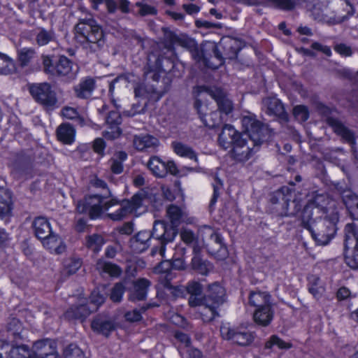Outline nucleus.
Returning <instances> with one entry per match:
<instances>
[{
    "mask_svg": "<svg viewBox=\"0 0 358 358\" xmlns=\"http://www.w3.org/2000/svg\"><path fill=\"white\" fill-rule=\"evenodd\" d=\"M241 122L245 129L243 133L237 131L233 126L225 124L219 134L218 142L224 149L232 146L231 157L237 162H244L257 152L266 141L268 129L253 114L243 116Z\"/></svg>",
    "mask_w": 358,
    "mask_h": 358,
    "instance_id": "1",
    "label": "nucleus"
},
{
    "mask_svg": "<svg viewBox=\"0 0 358 358\" xmlns=\"http://www.w3.org/2000/svg\"><path fill=\"white\" fill-rule=\"evenodd\" d=\"M74 38L90 53L101 51L106 43L103 28L93 18L79 20L74 27Z\"/></svg>",
    "mask_w": 358,
    "mask_h": 358,
    "instance_id": "2",
    "label": "nucleus"
},
{
    "mask_svg": "<svg viewBox=\"0 0 358 358\" xmlns=\"http://www.w3.org/2000/svg\"><path fill=\"white\" fill-rule=\"evenodd\" d=\"M143 77L144 83H138L134 87L136 97L157 101L170 88V79L164 77L160 80L161 76L156 70L145 67Z\"/></svg>",
    "mask_w": 358,
    "mask_h": 358,
    "instance_id": "3",
    "label": "nucleus"
},
{
    "mask_svg": "<svg viewBox=\"0 0 358 358\" xmlns=\"http://www.w3.org/2000/svg\"><path fill=\"white\" fill-rule=\"evenodd\" d=\"M166 230H164L162 223L154 222L151 231L146 230L141 231L131 238L129 241L130 247L135 252H143L150 246V241L153 238L159 241V252L164 257L166 245L173 242L172 231L166 232V235L164 234Z\"/></svg>",
    "mask_w": 358,
    "mask_h": 358,
    "instance_id": "4",
    "label": "nucleus"
},
{
    "mask_svg": "<svg viewBox=\"0 0 358 358\" xmlns=\"http://www.w3.org/2000/svg\"><path fill=\"white\" fill-rule=\"evenodd\" d=\"M339 215L337 213L324 217L314 224L304 227L311 234L315 243L319 245H326L334 237L338 229L337 223Z\"/></svg>",
    "mask_w": 358,
    "mask_h": 358,
    "instance_id": "5",
    "label": "nucleus"
},
{
    "mask_svg": "<svg viewBox=\"0 0 358 358\" xmlns=\"http://www.w3.org/2000/svg\"><path fill=\"white\" fill-rule=\"evenodd\" d=\"M225 289L218 283H213L208 287V294L203 297V310L202 320L205 322H211L219 316L217 309L225 302Z\"/></svg>",
    "mask_w": 358,
    "mask_h": 358,
    "instance_id": "6",
    "label": "nucleus"
},
{
    "mask_svg": "<svg viewBox=\"0 0 358 358\" xmlns=\"http://www.w3.org/2000/svg\"><path fill=\"white\" fill-rule=\"evenodd\" d=\"M317 110L325 118V122L332 128L334 133L341 136L345 142L350 145H354L355 144V133L345 126L337 117V111L335 109L320 103L317 106Z\"/></svg>",
    "mask_w": 358,
    "mask_h": 358,
    "instance_id": "7",
    "label": "nucleus"
},
{
    "mask_svg": "<svg viewBox=\"0 0 358 358\" xmlns=\"http://www.w3.org/2000/svg\"><path fill=\"white\" fill-rule=\"evenodd\" d=\"M28 90L34 100L43 108L52 109L57 106V94L49 83L29 84Z\"/></svg>",
    "mask_w": 358,
    "mask_h": 358,
    "instance_id": "8",
    "label": "nucleus"
},
{
    "mask_svg": "<svg viewBox=\"0 0 358 358\" xmlns=\"http://www.w3.org/2000/svg\"><path fill=\"white\" fill-rule=\"evenodd\" d=\"M191 53L195 61H202L208 68L217 69L222 64V55L215 43L208 42L201 50L195 46L192 49Z\"/></svg>",
    "mask_w": 358,
    "mask_h": 358,
    "instance_id": "9",
    "label": "nucleus"
},
{
    "mask_svg": "<svg viewBox=\"0 0 358 358\" xmlns=\"http://www.w3.org/2000/svg\"><path fill=\"white\" fill-rule=\"evenodd\" d=\"M118 203L115 199L104 201L103 198L99 194L91 195L85 197L84 201H80L77 205V210L83 213L88 211L91 219L99 217L103 210H108L111 206Z\"/></svg>",
    "mask_w": 358,
    "mask_h": 358,
    "instance_id": "10",
    "label": "nucleus"
},
{
    "mask_svg": "<svg viewBox=\"0 0 358 358\" xmlns=\"http://www.w3.org/2000/svg\"><path fill=\"white\" fill-rule=\"evenodd\" d=\"M166 215L170 222V224L166 223L164 221L157 220L155 222H160L163 224L164 230L166 232L171 231L173 233V241L178 234V228L182 222H185L187 220V214L185 209L174 205L171 204L166 208Z\"/></svg>",
    "mask_w": 358,
    "mask_h": 358,
    "instance_id": "11",
    "label": "nucleus"
},
{
    "mask_svg": "<svg viewBox=\"0 0 358 358\" xmlns=\"http://www.w3.org/2000/svg\"><path fill=\"white\" fill-rule=\"evenodd\" d=\"M143 194L137 193L130 200L118 201L117 204L120 208L114 213H108L107 216L113 221H120L124 219L129 214L137 210L141 206L143 200Z\"/></svg>",
    "mask_w": 358,
    "mask_h": 358,
    "instance_id": "12",
    "label": "nucleus"
},
{
    "mask_svg": "<svg viewBox=\"0 0 358 358\" xmlns=\"http://www.w3.org/2000/svg\"><path fill=\"white\" fill-rule=\"evenodd\" d=\"M311 206H316L326 211L324 217H329L330 214L337 213L339 214V209L336 201L331 199L328 194L325 193H318L315 192L310 199L306 203V213H309Z\"/></svg>",
    "mask_w": 358,
    "mask_h": 358,
    "instance_id": "13",
    "label": "nucleus"
},
{
    "mask_svg": "<svg viewBox=\"0 0 358 358\" xmlns=\"http://www.w3.org/2000/svg\"><path fill=\"white\" fill-rule=\"evenodd\" d=\"M222 336L227 340H230L239 345L246 346L250 345L254 340V336L248 331H238L231 329L227 325L220 327Z\"/></svg>",
    "mask_w": 358,
    "mask_h": 358,
    "instance_id": "14",
    "label": "nucleus"
},
{
    "mask_svg": "<svg viewBox=\"0 0 358 358\" xmlns=\"http://www.w3.org/2000/svg\"><path fill=\"white\" fill-rule=\"evenodd\" d=\"M208 230L210 237L206 243L208 252L218 259H224L228 252L221 236L210 228H208Z\"/></svg>",
    "mask_w": 358,
    "mask_h": 358,
    "instance_id": "15",
    "label": "nucleus"
},
{
    "mask_svg": "<svg viewBox=\"0 0 358 358\" xmlns=\"http://www.w3.org/2000/svg\"><path fill=\"white\" fill-rule=\"evenodd\" d=\"M337 190L350 217L358 220V196L350 189L338 186Z\"/></svg>",
    "mask_w": 358,
    "mask_h": 358,
    "instance_id": "16",
    "label": "nucleus"
},
{
    "mask_svg": "<svg viewBox=\"0 0 358 358\" xmlns=\"http://www.w3.org/2000/svg\"><path fill=\"white\" fill-rule=\"evenodd\" d=\"M262 105L264 110L268 115L276 117L283 122L287 121V114L283 104L278 99L266 97L262 100Z\"/></svg>",
    "mask_w": 358,
    "mask_h": 358,
    "instance_id": "17",
    "label": "nucleus"
},
{
    "mask_svg": "<svg viewBox=\"0 0 358 358\" xmlns=\"http://www.w3.org/2000/svg\"><path fill=\"white\" fill-rule=\"evenodd\" d=\"M206 91L216 101L218 111H220L225 117L232 112L234 109L233 103L222 90L214 87L207 89Z\"/></svg>",
    "mask_w": 358,
    "mask_h": 358,
    "instance_id": "18",
    "label": "nucleus"
},
{
    "mask_svg": "<svg viewBox=\"0 0 358 358\" xmlns=\"http://www.w3.org/2000/svg\"><path fill=\"white\" fill-rule=\"evenodd\" d=\"M150 284V282L145 278H139L134 281L131 287L128 289L129 300L132 302L145 300Z\"/></svg>",
    "mask_w": 358,
    "mask_h": 358,
    "instance_id": "19",
    "label": "nucleus"
},
{
    "mask_svg": "<svg viewBox=\"0 0 358 358\" xmlns=\"http://www.w3.org/2000/svg\"><path fill=\"white\" fill-rule=\"evenodd\" d=\"M78 72V68H73V64L71 59L64 55H59L55 59V69L53 76H67L73 79Z\"/></svg>",
    "mask_w": 358,
    "mask_h": 358,
    "instance_id": "20",
    "label": "nucleus"
},
{
    "mask_svg": "<svg viewBox=\"0 0 358 358\" xmlns=\"http://www.w3.org/2000/svg\"><path fill=\"white\" fill-rule=\"evenodd\" d=\"M29 355L27 346L13 348L9 343L0 340V358H29Z\"/></svg>",
    "mask_w": 358,
    "mask_h": 358,
    "instance_id": "21",
    "label": "nucleus"
},
{
    "mask_svg": "<svg viewBox=\"0 0 358 358\" xmlns=\"http://www.w3.org/2000/svg\"><path fill=\"white\" fill-rule=\"evenodd\" d=\"M306 8L314 20H325L329 13V0H313L306 3Z\"/></svg>",
    "mask_w": 358,
    "mask_h": 358,
    "instance_id": "22",
    "label": "nucleus"
},
{
    "mask_svg": "<svg viewBox=\"0 0 358 358\" xmlns=\"http://www.w3.org/2000/svg\"><path fill=\"white\" fill-rule=\"evenodd\" d=\"M217 46L222 55V64L224 59H235L240 49L238 42L236 39L229 37L221 39Z\"/></svg>",
    "mask_w": 358,
    "mask_h": 358,
    "instance_id": "23",
    "label": "nucleus"
},
{
    "mask_svg": "<svg viewBox=\"0 0 358 358\" xmlns=\"http://www.w3.org/2000/svg\"><path fill=\"white\" fill-rule=\"evenodd\" d=\"M96 311L95 306L91 307L86 305V303H79L72 306L64 313V317L69 320H80L83 321L88 317L92 312Z\"/></svg>",
    "mask_w": 358,
    "mask_h": 358,
    "instance_id": "24",
    "label": "nucleus"
},
{
    "mask_svg": "<svg viewBox=\"0 0 358 358\" xmlns=\"http://www.w3.org/2000/svg\"><path fill=\"white\" fill-rule=\"evenodd\" d=\"M133 144L138 151H148L156 149L159 141L157 138L150 134H140L134 136Z\"/></svg>",
    "mask_w": 358,
    "mask_h": 358,
    "instance_id": "25",
    "label": "nucleus"
},
{
    "mask_svg": "<svg viewBox=\"0 0 358 358\" xmlns=\"http://www.w3.org/2000/svg\"><path fill=\"white\" fill-rule=\"evenodd\" d=\"M96 87V80L92 77H85L74 86L73 90L76 97L79 99L90 98Z\"/></svg>",
    "mask_w": 358,
    "mask_h": 358,
    "instance_id": "26",
    "label": "nucleus"
},
{
    "mask_svg": "<svg viewBox=\"0 0 358 358\" xmlns=\"http://www.w3.org/2000/svg\"><path fill=\"white\" fill-rule=\"evenodd\" d=\"M290 188L288 187H282L271 194L270 199L271 208L278 215L280 216L278 208L284 207V201L287 202V200H290Z\"/></svg>",
    "mask_w": 358,
    "mask_h": 358,
    "instance_id": "27",
    "label": "nucleus"
},
{
    "mask_svg": "<svg viewBox=\"0 0 358 358\" xmlns=\"http://www.w3.org/2000/svg\"><path fill=\"white\" fill-rule=\"evenodd\" d=\"M273 315L274 310L271 303L264 307L256 308L253 313V319L258 325L267 327L273 320Z\"/></svg>",
    "mask_w": 358,
    "mask_h": 358,
    "instance_id": "28",
    "label": "nucleus"
},
{
    "mask_svg": "<svg viewBox=\"0 0 358 358\" xmlns=\"http://www.w3.org/2000/svg\"><path fill=\"white\" fill-rule=\"evenodd\" d=\"M91 327L94 331L106 336H108L115 329V323L112 320L100 315L96 316L92 320Z\"/></svg>",
    "mask_w": 358,
    "mask_h": 358,
    "instance_id": "29",
    "label": "nucleus"
},
{
    "mask_svg": "<svg viewBox=\"0 0 358 358\" xmlns=\"http://www.w3.org/2000/svg\"><path fill=\"white\" fill-rule=\"evenodd\" d=\"M13 201L11 192L0 187V219H7L11 215Z\"/></svg>",
    "mask_w": 358,
    "mask_h": 358,
    "instance_id": "30",
    "label": "nucleus"
},
{
    "mask_svg": "<svg viewBox=\"0 0 358 358\" xmlns=\"http://www.w3.org/2000/svg\"><path fill=\"white\" fill-rule=\"evenodd\" d=\"M290 200L284 201V207L278 208L280 211V216H294L300 212L302 204L299 199L295 198L294 192L290 189Z\"/></svg>",
    "mask_w": 358,
    "mask_h": 358,
    "instance_id": "31",
    "label": "nucleus"
},
{
    "mask_svg": "<svg viewBox=\"0 0 358 358\" xmlns=\"http://www.w3.org/2000/svg\"><path fill=\"white\" fill-rule=\"evenodd\" d=\"M35 236L41 240L47 238L52 232L50 224L45 217H37L32 222Z\"/></svg>",
    "mask_w": 358,
    "mask_h": 358,
    "instance_id": "32",
    "label": "nucleus"
},
{
    "mask_svg": "<svg viewBox=\"0 0 358 358\" xmlns=\"http://www.w3.org/2000/svg\"><path fill=\"white\" fill-rule=\"evenodd\" d=\"M309 213H306V205L304 206L301 215V224L306 227L310 224H314L315 222H319L320 219H323L322 216L326 215V211L316 206H311Z\"/></svg>",
    "mask_w": 358,
    "mask_h": 358,
    "instance_id": "33",
    "label": "nucleus"
},
{
    "mask_svg": "<svg viewBox=\"0 0 358 358\" xmlns=\"http://www.w3.org/2000/svg\"><path fill=\"white\" fill-rule=\"evenodd\" d=\"M17 60L21 68L29 66L37 57V52L34 48H20L17 49Z\"/></svg>",
    "mask_w": 358,
    "mask_h": 358,
    "instance_id": "34",
    "label": "nucleus"
},
{
    "mask_svg": "<svg viewBox=\"0 0 358 358\" xmlns=\"http://www.w3.org/2000/svg\"><path fill=\"white\" fill-rule=\"evenodd\" d=\"M57 139L64 144H71L75 139L76 131L69 123L61 124L56 131Z\"/></svg>",
    "mask_w": 358,
    "mask_h": 358,
    "instance_id": "35",
    "label": "nucleus"
},
{
    "mask_svg": "<svg viewBox=\"0 0 358 358\" xmlns=\"http://www.w3.org/2000/svg\"><path fill=\"white\" fill-rule=\"evenodd\" d=\"M96 269L101 274H107L111 277H118L122 273V269L117 265L106 262L102 259L97 260Z\"/></svg>",
    "mask_w": 358,
    "mask_h": 358,
    "instance_id": "36",
    "label": "nucleus"
},
{
    "mask_svg": "<svg viewBox=\"0 0 358 358\" xmlns=\"http://www.w3.org/2000/svg\"><path fill=\"white\" fill-rule=\"evenodd\" d=\"M345 248L349 249L354 246H358V229L353 223L347 224L344 229Z\"/></svg>",
    "mask_w": 358,
    "mask_h": 358,
    "instance_id": "37",
    "label": "nucleus"
},
{
    "mask_svg": "<svg viewBox=\"0 0 358 358\" xmlns=\"http://www.w3.org/2000/svg\"><path fill=\"white\" fill-rule=\"evenodd\" d=\"M127 156L124 151H118L109 159L108 164L113 173L120 174L123 172V162L127 160Z\"/></svg>",
    "mask_w": 358,
    "mask_h": 358,
    "instance_id": "38",
    "label": "nucleus"
},
{
    "mask_svg": "<svg viewBox=\"0 0 358 358\" xmlns=\"http://www.w3.org/2000/svg\"><path fill=\"white\" fill-rule=\"evenodd\" d=\"M43 245L51 252L61 254L64 251L65 247L62 245L61 241L52 231L45 238L41 239Z\"/></svg>",
    "mask_w": 358,
    "mask_h": 358,
    "instance_id": "39",
    "label": "nucleus"
},
{
    "mask_svg": "<svg viewBox=\"0 0 358 358\" xmlns=\"http://www.w3.org/2000/svg\"><path fill=\"white\" fill-rule=\"evenodd\" d=\"M249 303L256 308L271 304V295L267 292L253 291L249 296Z\"/></svg>",
    "mask_w": 358,
    "mask_h": 358,
    "instance_id": "40",
    "label": "nucleus"
},
{
    "mask_svg": "<svg viewBox=\"0 0 358 358\" xmlns=\"http://www.w3.org/2000/svg\"><path fill=\"white\" fill-rule=\"evenodd\" d=\"M148 167L157 177L163 178L167 174L166 163L157 156L150 157Z\"/></svg>",
    "mask_w": 358,
    "mask_h": 358,
    "instance_id": "41",
    "label": "nucleus"
},
{
    "mask_svg": "<svg viewBox=\"0 0 358 358\" xmlns=\"http://www.w3.org/2000/svg\"><path fill=\"white\" fill-rule=\"evenodd\" d=\"M17 68L14 60L7 55L0 52V75L9 76L15 73Z\"/></svg>",
    "mask_w": 358,
    "mask_h": 358,
    "instance_id": "42",
    "label": "nucleus"
},
{
    "mask_svg": "<svg viewBox=\"0 0 358 358\" xmlns=\"http://www.w3.org/2000/svg\"><path fill=\"white\" fill-rule=\"evenodd\" d=\"M31 157L24 151H22L15 156L14 162L15 168L27 174L31 169Z\"/></svg>",
    "mask_w": 358,
    "mask_h": 358,
    "instance_id": "43",
    "label": "nucleus"
},
{
    "mask_svg": "<svg viewBox=\"0 0 358 358\" xmlns=\"http://www.w3.org/2000/svg\"><path fill=\"white\" fill-rule=\"evenodd\" d=\"M105 243V240L101 234H93L85 237V246L87 249L97 254Z\"/></svg>",
    "mask_w": 358,
    "mask_h": 358,
    "instance_id": "44",
    "label": "nucleus"
},
{
    "mask_svg": "<svg viewBox=\"0 0 358 358\" xmlns=\"http://www.w3.org/2000/svg\"><path fill=\"white\" fill-rule=\"evenodd\" d=\"M56 39L55 33L52 29L47 30L44 28H38L36 34V43L38 46H44L55 41Z\"/></svg>",
    "mask_w": 358,
    "mask_h": 358,
    "instance_id": "45",
    "label": "nucleus"
},
{
    "mask_svg": "<svg viewBox=\"0 0 358 358\" xmlns=\"http://www.w3.org/2000/svg\"><path fill=\"white\" fill-rule=\"evenodd\" d=\"M225 117L220 111L211 112L203 119V123L209 128H216L222 126L227 121Z\"/></svg>",
    "mask_w": 358,
    "mask_h": 358,
    "instance_id": "46",
    "label": "nucleus"
},
{
    "mask_svg": "<svg viewBox=\"0 0 358 358\" xmlns=\"http://www.w3.org/2000/svg\"><path fill=\"white\" fill-rule=\"evenodd\" d=\"M172 147L174 152L178 155L193 159L194 162H198L197 155L191 147L180 142L172 143Z\"/></svg>",
    "mask_w": 358,
    "mask_h": 358,
    "instance_id": "47",
    "label": "nucleus"
},
{
    "mask_svg": "<svg viewBox=\"0 0 358 358\" xmlns=\"http://www.w3.org/2000/svg\"><path fill=\"white\" fill-rule=\"evenodd\" d=\"M192 268L201 275H207L212 269L213 265L200 256H194L192 259Z\"/></svg>",
    "mask_w": 358,
    "mask_h": 358,
    "instance_id": "48",
    "label": "nucleus"
},
{
    "mask_svg": "<svg viewBox=\"0 0 358 358\" xmlns=\"http://www.w3.org/2000/svg\"><path fill=\"white\" fill-rule=\"evenodd\" d=\"M176 253L171 261V268L174 270H183L185 268V262L182 258L185 254V248L181 245H177L175 248Z\"/></svg>",
    "mask_w": 358,
    "mask_h": 358,
    "instance_id": "49",
    "label": "nucleus"
},
{
    "mask_svg": "<svg viewBox=\"0 0 358 358\" xmlns=\"http://www.w3.org/2000/svg\"><path fill=\"white\" fill-rule=\"evenodd\" d=\"M273 346H277L280 350H288L292 348V344L285 342L277 335H272L265 343V349H272Z\"/></svg>",
    "mask_w": 358,
    "mask_h": 358,
    "instance_id": "50",
    "label": "nucleus"
},
{
    "mask_svg": "<svg viewBox=\"0 0 358 358\" xmlns=\"http://www.w3.org/2000/svg\"><path fill=\"white\" fill-rule=\"evenodd\" d=\"M158 306L156 303H148L145 306H143L141 308V310H138L137 309H134L131 311H128L124 314V317L127 321L134 322H138L140 321L142 318L141 313L145 312L148 309Z\"/></svg>",
    "mask_w": 358,
    "mask_h": 358,
    "instance_id": "51",
    "label": "nucleus"
},
{
    "mask_svg": "<svg viewBox=\"0 0 358 358\" xmlns=\"http://www.w3.org/2000/svg\"><path fill=\"white\" fill-rule=\"evenodd\" d=\"M162 283L164 287L176 298L182 297L185 294L186 289L185 287L173 285L170 279H164Z\"/></svg>",
    "mask_w": 358,
    "mask_h": 358,
    "instance_id": "52",
    "label": "nucleus"
},
{
    "mask_svg": "<svg viewBox=\"0 0 358 358\" xmlns=\"http://www.w3.org/2000/svg\"><path fill=\"white\" fill-rule=\"evenodd\" d=\"M65 358H85L82 350L76 344L69 345L64 351Z\"/></svg>",
    "mask_w": 358,
    "mask_h": 358,
    "instance_id": "53",
    "label": "nucleus"
},
{
    "mask_svg": "<svg viewBox=\"0 0 358 358\" xmlns=\"http://www.w3.org/2000/svg\"><path fill=\"white\" fill-rule=\"evenodd\" d=\"M62 114L65 118L75 120L80 125L84 124V119L79 115L78 111L73 108L64 107L62 110Z\"/></svg>",
    "mask_w": 358,
    "mask_h": 358,
    "instance_id": "54",
    "label": "nucleus"
},
{
    "mask_svg": "<svg viewBox=\"0 0 358 358\" xmlns=\"http://www.w3.org/2000/svg\"><path fill=\"white\" fill-rule=\"evenodd\" d=\"M125 287L122 282H117L111 289L110 295V299L113 302L119 303L122 301Z\"/></svg>",
    "mask_w": 358,
    "mask_h": 358,
    "instance_id": "55",
    "label": "nucleus"
},
{
    "mask_svg": "<svg viewBox=\"0 0 358 358\" xmlns=\"http://www.w3.org/2000/svg\"><path fill=\"white\" fill-rule=\"evenodd\" d=\"M22 329V324L16 318H13L10 320L7 326L8 331L10 332L14 338L20 337Z\"/></svg>",
    "mask_w": 358,
    "mask_h": 358,
    "instance_id": "56",
    "label": "nucleus"
},
{
    "mask_svg": "<svg viewBox=\"0 0 358 358\" xmlns=\"http://www.w3.org/2000/svg\"><path fill=\"white\" fill-rule=\"evenodd\" d=\"M55 348L52 347V343L50 341H38L34 343V350L36 353V356L38 357L39 352H47L49 350H53Z\"/></svg>",
    "mask_w": 358,
    "mask_h": 358,
    "instance_id": "57",
    "label": "nucleus"
},
{
    "mask_svg": "<svg viewBox=\"0 0 358 358\" xmlns=\"http://www.w3.org/2000/svg\"><path fill=\"white\" fill-rule=\"evenodd\" d=\"M293 113L294 117L301 122L306 121L309 117L308 108L303 105H299L294 108Z\"/></svg>",
    "mask_w": 358,
    "mask_h": 358,
    "instance_id": "58",
    "label": "nucleus"
},
{
    "mask_svg": "<svg viewBox=\"0 0 358 358\" xmlns=\"http://www.w3.org/2000/svg\"><path fill=\"white\" fill-rule=\"evenodd\" d=\"M122 130L117 125H109L107 130L104 131L103 136L108 140H114L120 137Z\"/></svg>",
    "mask_w": 358,
    "mask_h": 358,
    "instance_id": "59",
    "label": "nucleus"
},
{
    "mask_svg": "<svg viewBox=\"0 0 358 358\" xmlns=\"http://www.w3.org/2000/svg\"><path fill=\"white\" fill-rule=\"evenodd\" d=\"M352 254L345 255L346 264L353 269L358 268V246H354Z\"/></svg>",
    "mask_w": 358,
    "mask_h": 358,
    "instance_id": "60",
    "label": "nucleus"
},
{
    "mask_svg": "<svg viewBox=\"0 0 358 358\" xmlns=\"http://www.w3.org/2000/svg\"><path fill=\"white\" fill-rule=\"evenodd\" d=\"M222 182L220 179L215 178V182L213 184V194L210 199L209 208H212L215 203L217 202V198L220 194V190L222 188Z\"/></svg>",
    "mask_w": 358,
    "mask_h": 358,
    "instance_id": "61",
    "label": "nucleus"
},
{
    "mask_svg": "<svg viewBox=\"0 0 358 358\" xmlns=\"http://www.w3.org/2000/svg\"><path fill=\"white\" fill-rule=\"evenodd\" d=\"M136 6L139 8L138 13L142 16L145 15H155L157 14V9L152 6H150L142 2H136Z\"/></svg>",
    "mask_w": 358,
    "mask_h": 358,
    "instance_id": "62",
    "label": "nucleus"
},
{
    "mask_svg": "<svg viewBox=\"0 0 358 358\" xmlns=\"http://www.w3.org/2000/svg\"><path fill=\"white\" fill-rule=\"evenodd\" d=\"M185 289L190 295H201L203 292L202 285L200 282L195 280L189 281Z\"/></svg>",
    "mask_w": 358,
    "mask_h": 358,
    "instance_id": "63",
    "label": "nucleus"
},
{
    "mask_svg": "<svg viewBox=\"0 0 358 358\" xmlns=\"http://www.w3.org/2000/svg\"><path fill=\"white\" fill-rule=\"evenodd\" d=\"M43 71L46 74L53 76L55 69V60L53 61L50 56L43 55Z\"/></svg>",
    "mask_w": 358,
    "mask_h": 358,
    "instance_id": "64",
    "label": "nucleus"
}]
</instances>
